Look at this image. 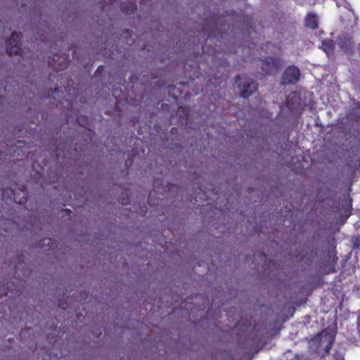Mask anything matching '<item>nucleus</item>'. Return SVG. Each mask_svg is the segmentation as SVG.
<instances>
[{"mask_svg": "<svg viewBox=\"0 0 360 360\" xmlns=\"http://www.w3.org/2000/svg\"><path fill=\"white\" fill-rule=\"evenodd\" d=\"M299 69L295 66H290L284 72L283 82L284 84H295L299 80Z\"/></svg>", "mask_w": 360, "mask_h": 360, "instance_id": "f257e3e1", "label": "nucleus"}, {"mask_svg": "<svg viewBox=\"0 0 360 360\" xmlns=\"http://www.w3.org/2000/svg\"><path fill=\"white\" fill-rule=\"evenodd\" d=\"M20 39V34L18 33H13L11 38L8 41V51L12 53H18L19 52V41Z\"/></svg>", "mask_w": 360, "mask_h": 360, "instance_id": "f03ea898", "label": "nucleus"}, {"mask_svg": "<svg viewBox=\"0 0 360 360\" xmlns=\"http://www.w3.org/2000/svg\"><path fill=\"white\" fill-rule=\"evenodd\" d=\"M257 90V84L253 81H247L243 84L241 88V95L244 98H248Z\"/></svg>", "mask_w": 360, "mask_h": 360, "instance_id": "7ed1b4c3", "label": "nucleus"}, {"mask_svg": "<svg viewBox=\"0 0 360 360\" xmlns=\"http://www.w3.org/2000/svg\"><path fill=\"white\" fill-rule=\"evenodd\" d=\"M306 26L311 29H316L318 27V18L316 15L309 14L305 20Z\"/></svg>", "mask_w": 360, "mask_h": 360, "instance_id": "20e7f679", "label": "nucleus"}, {"mask_svg": "<svg viewBox=\"0 0 360 360\" xmlns=\"http://www.w3.org/2000/svg\"><path fill=\"white\" fill-rule=\"evenodd\" d=\"M352 44L353 42L350 38H340L338 41L339 46L346 52L352 49Z\"/></svg>", "mask_w": 360, "mask_h": 360, "instance_id": "39448f33", "label": "nucleus"}, {"mask_svg": "<svg viewBox=\"0 0 360 360\" xmlns=\"http://www.w3.org/2000/svg\"><path fill=\"white\" fill-rule=\"evenodd\" d=\"M276 68V64L273 59H269L267 60L266 64H264L263 69L267 72V73H271Z\"/></svg>", "mask_w": 360, "mask_h": 360, "instance_id": "423d86ee", "label": "nucleus"}, {"mask_svg": "<svg viewBox=\"0 0 360 360\" xmlns=\"http://www.w3.org/2000/svg\"><path fill=\"white\" fill-rule=\"evenodd\" d=\"M321 48L327 54L331 53L333 50V46L331 41H323L321 44Z\"/></svg>", "mask_w": 360, "mask_h": 360, "instance_id": "0eeeda50", "label": "nucleus"}, {"mask_svg": "<svg viewBox=\"0 0 360 360\" xmlns=\"http://www.w3.org/2000/svg\"><path fill=\"white\" fill-rule=\"evenodd\" d=\"M335 359V360H343L344 358L342 355L340 354H336L335 356H334Z\"/></svg>", "mask_w": 360, "mask_h": 360, "instance_id": "6e6552de", "label": "nucleus"}]
</instances>
